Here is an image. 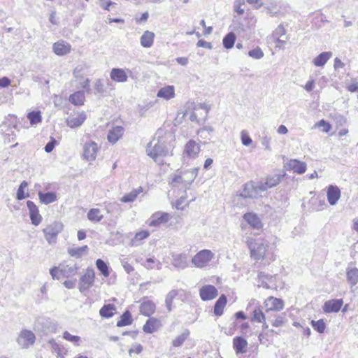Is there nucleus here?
<instances>
[{
  "label": "nucleus",
  "instance_id": "f257e3e1",
  "mask_svg": "<svg viewBox=\"0 0 358 358\" xmlns=\"http://www.w3.org/2000/svg\"><path fill=\"white\" fill-rule=\"evenodd\" d=\"M174 140V136L170 133L166 134L164 136H158L156 141L155 138L146 146V153L157 164H164V157L172 155L173 144L171 141Z\"/></svg>",
  "mask_w": 358,
  "mask_h": 358
},
{
  "label": "nucleus",
  "instance_id": "f03ea898",
  "mask_svg": "<svg viewBox=\"0 0 358 358\" xmlns=\"http://www.w3.org/2000/svg\"><path fill=\"white\" fill-rule=\"evenodd\" d=\"M247 243L252 257L257 261L264 258L269 247V243L267 240L249 238Z\"/></svg>",
  "mask_w": 358,
  "mask_h": 358
},
{
  "label": "nucleus",
  "instance_id": "7ed1b4c3",
  "mask_svg": "<svg viewBox=\"0 0 358 358\" xmlns=\"http://www.w3.org/2000/svg\"><path fill=\"white\" fill-rule=\"evenodd\" d=\"M63 229V224L60 222H54L43 229L45 238L49 244L55 243L59 233Z\"/></svg>",
  "mask_w": 358,
  "mask_h": 358
},
{
  "label": "nucleus",
  "instance_id": "20e7f679",
  "mask_svg": "<svg viewBox=\"0 0 358 358\" xmlns=\"http://www.w3.org/2000/svg\"><path fill=\"white\" fill-rule=\"evenodd\" d=\"M35 340V334L31 331L24 329L19 334L17 343L22 348L27 349L34 345Z\"/></svg>",
  "mask_w": 358,
  "mask_h": 358
},
{
  "label": "nucleus",
  "instance_id": "39448f33",
  "mask_svg": "<svg viewBox=\"0 0 358 358\" xmlns=\"http://www.w3.org/2000/svg\"><path fill=\"white\" fill-rule=\"evenodd\" d=\"M213 258V253L210 250H203L199 252L192 259V264L199 268L206 266Z\"/></svg>",
  "mask_w": 358,
  "mask_h": 358
},
{
  "label": "nucleus",
  "instance_id": "423d86ee",
  "mask_svg": "<svg viewBox=\"0 0 358 358\" xmlns=\"http://www.w3.org/2000/svg\"><path fill=\"white\" fill-rule=\"evenodd\" d=\"M286 173H278L268 176L264 182H259V189L261 191H266L268 188H272L278 185L285 178Z\"/></svg>",
  "mask_w": 358,
  "mask_h": 358
},
{
  "label": "nucleus",
  "instance_id": "0eeeda50",
  "mask_svg": "<svg viewBox=\"0 0 358 358\" xmlns=\"http://www.w3.org/2000/svg\"><path fill=\"white\" fill-rule=\"evenodd\" d=\"M95 273L93 269L87 268L86 273L80 278L79 289L81 292L88 289L94 283Z\"/></svg>",
  "mask_w": 358,
  "mask_h": 358
},
{
  "label": "nucleus",
  "instance_id": "6e6552de",
  "mask_svg": "<svg viewBox=\"0 0 358 358\" xmlns=\"http://www.w3.org/2000/svg\"><path fill=\"white\" fill-rule=\"evenodd\" d=\"M266 314L273 311H280L284 308V302L282 299L273 296H269L264 301Z\"/></svg>",
  "mask_w": 358,
  "mask_h": 358
},
{
  "label": "nucleus",
  "instance_id": "1a4fd4ad",
  "mask_svg": "<svg viewBox=\"0 0 358 358\" xmlns=\"http://www.w3.org/2000/svg\"><path fill=\"white\" fill-rule=\"evenodd\" d=\"M189 255L187 253H171L172 265L178 269H185L188 266Z\"/></svg>",
  "mask_w": 358,
  "mask_h": 358
},
{
  "label": "nucleus",
  "instance_id": "9d476101",
  "mask_svg": "<svg viewBox=\"0 0 358 358\" xmlns=\"http://www.w3.org/2000/svg\"><path fill=\"white\" fill-rule=\"evenodd\" d=\"M262 191L259 189V183L255 185L253 182L245 183L241 196L243 198H254L256 197Z\"/></svg>",
  "mask_w": 358,
  "mask_h": 358
},
{
  "label": "nucleus",
  "instance_id": "9b49d317",
  "mask_svg": "<svg viewBox=\"0 0 358 358\" xmlns=\"http://www.w3.org/2000/svg\"><path fill=\"white\" fill-rule=\"evenodd\" d=\"M127 72L131 73V71L129 69L113 68L110 73V78L116 83H126L128 80Z\"/></svg>",
  "mask_w": 358,
  "mask_h": 358
},
{
  "label": "nucleus",
  "instance_id": "f8f14e48",
  "mask_svg": "<svg viewBox=\"0 0 358 358\" xmlns=\"http://www.w3.org/2000/svg\"><path fill=\"white\" fill-rule=\"evenodd\" d=\"M97 150L98 146L95 142L86 143L83 147L84 158L89 162L94 161L96 159Z\"/></svg>",
  "mask_w": 358,
  "mask_h": 358
},
{
  "label": "nucleus",
  "instance_id": "ddd939ff",
  "mask_svg": "<svg viewBox=\"0 0 358 358\" xmlns=\"http://www.w3.org/2000/svg\"><path fill=\"white\" fill-rule=\"evenodd\" d=\"M171 217V216L168 213L157 212L151 216L148 225L150 227H157L161 224L166 223Z\"/></svg>",
  "mask_w": 358,
  "mask_h": 358
},
{
  "label": "nucleus",
  "instance_id": "4468645a",
  "mask_svg": "<svg viewBox=\"0 0 358 358\" xmlns=\"http://www.w3.org/2000/svg\"><path fill=\"white\" fill-rule=\"evenodd\" d=\"M87 115L85 112L75 113L66 119V124L71 128H77L82 125L86 120Z\"/></svg>",
  "mask_w": 358,
  "mask_h": 358
},
{
  "label": "nucleus",
  "instance_id": "2eb2a0df",
  "mask_svg": "<svg viewBox=\"0 0 358 358\" xmlns=\"http://www.w3.org/2000/svg\"><path fill=\"white\" fill-rule=\"evenodd\" d=\"M199 294L203 301H209L215 299L217 296L218 292L215 286L208 285L200 289Z\"/></svg>",
  "mask_w": 358,
  "mask_h": 358
},
{
  "label": "nucleus",
  "instance_id": "dca6fc26",
  "mask_svg": "<svg viewBox=\"0 0 358 358\" xmlns=\"http://www.w3.org/2000/svg\"><path fill=\"white\" fill-rule=\"evenodd\" d=\"M343 304V301L342 299L329 300L324 303L322 310L325 313H338Z\"/></svg>",
  "mask_w": 358,
  "mask_h": 358
},
{
  "label": "nucleus",
  "instance_id": "f3484780",
  "mask_svg": "<svg viewBox=\"0 0 358 358\" xmlns=\"http://www.w3.org/2000/svg\"><path fill=\"white\" fill-rule=\"evenodd\" d=\"M27 206L29 210V217L31 223L35 226H38L42 220V217L39 214L38 207L31 201H27Z\"/></svg>",
  "mask_w": 358,
  "mask_h": 358
},
{
  "label": "nucleus",
  "instance_id": "a211bd4d",
  "mask_svg": "<svg viewBox=\"0 0 358 358\" xmlns=\"http://www.w3.org/2000/svg\"><path fill=\"white\" fill-rule=\"evenodd\" d=\"M200 152V145L194 140L187 141L185 146L184 153L189 158H196Z\"/></svg>",
  "mask_w": 358,
  "mask_h": 358
},
{
  "label": "nucleus",
  "instance_id": "6ab92c4d",
  "mask_svg": "<svg viewBox=\"0 0 358 358\" xmlns=\"http://www.w3.org/2000/svg\"><path fill=\"white\" fill-rule=\"evenodd\" d=\"M285 167L289 170H292L299 174H302L306 172V164L304 162H301L298 159H290L285 165Z\"/></svg>",
  "mask_w": 358,
  "mask_h": 358
},
{
  "label": "nucleus",
  "instance_id": "aec40b11",
  "mask_svg": "<svg viewBox=\"0 0 358 358\" xmlns=\"http://www.w3.org/2000/svg\"><path fill=\"white\" fill-rule=\"evenodd\" d=\"M196 172L197 169H193V171L190 173L192 174V177L190 180L188 182V183H191L196 176ZM189 172L183 173L182 175L175 173L172 176H171V182L173 185H177L178 184H182V183H187V182L185 179V176H186L187 174H189Z\"/></svg>",
  "mask_w": 358,
  "mask_h": 358
},
{
  "label": "nucleus",
  "instance_id": "412c9836",
  "mask_svg": "<svg viewBox=\"0 0 358 358\" xmlns=\"http://www.w3.org/2000/svg\"><path fill=\"white\" fill-rule=\"evenodd\" d=\"M53 52L59 56L65 55L70 52L71 46L69 43L61 41L56 42L52 46Z\"/></svg>",
  "mask_w": 358,
  "mask_h": 358
},
{
  "label": "nucleus",
  "instance_id": "4be33fe9",
  "mask_svg": "<svg viewBox=\"0 0 358 358\" xmlns=\"http://www.w3.org/2000/svg\"><path fill=\"white\" fill-rule=\"evenodd\" d=\"M341 197V191L337 186L330 185L327 189V201L330 205H335Z\"/></svg>",
  "mask_w": 358,
  "mask_h": 358
},
{
  "label": "nucleus",
  "instance_id": "5701e85b",
  "mask_svg": "<svg viewBox=\"0 0 358 358\" xmlns=\"http://www.w3.org/2000/svg\"><path fill=\"white\" fill-rule=\"evenodd\" d=\"M243 219L247 222L250 226L254 229H261L262 227V223L261 220L257 214L254 213H247L243 215Z\"/></svg>",
  "mask_w": 358,
  "mask_h": 358
},
{
  "label": "nucleus",
  "instance_id": "b1692460",
  "mask_svg": "<svg viewBox=\"0 0 358 358\" xmlns=\"http://www.w3.org/2000/svg\"><path fill=\"white\" fill-rule=\"evenodd\" d=\"M123 134L124 128L122 127H114L108 131L107 136L108 141L110 143L115 144L122 136Z\"/></svg>",
  "mask_w": 358,
  "mask_h": 358
},
{
  "label": "nucleus",
  "instance_id": "393cba45",
  "mask_svg": "<svg viewBox=\"0 0 358 358\" xmlns=\"http://www.w3.org/2000/svg\"><path fill=\"white\" fill-rule=\"evenodd\" d=\"M247 341L241 336H236L233 340V348L236 354H243L246 352Z\"/></svg>",
  "mask_w": 358,
  "mask_h": 358
},
{
  "label": "nucleus",
  "instance_id": "a878e982",
  "mask_svg": "<svg viewBox=\"0 0 358 358\" xmlns=\"http://www.w3.org/2000/svg\"><path fill=\"white\" fill-rule=\"evenodd\" d=\"M160 321L155 317L149 318L143 325V330L145 333L152 334L160 327Z\"/></svg>",
  "mask_w": 358,
  "mask_h": 358
},
{
  "label": "nucleus",
  "instance_id": "bb28decb",
  "mask_svg": "<svg viewBox=\"0 0 358 358\" xmlns=\"http://www.w3.org/2000/svg\"><path fill=\"white\" fill-rule=\"evenodd\" d=\"M157 96L162 98L165 100H170L175 96V89L172 85H167L159 89L157 92Z\"/></svg>",
  "mask_w": 358,
  "mask_h": 358
},
{
  "label": "nucleus",
  "instance_id": "cd10ccee",
  "mask_svg": "<svg viewBox=\"0 0 358 358\" xmlns=\"http://www.w3.org/2000/svg\"><path fill=\"white\" fill-rule=\"evenodd\" d=\"M140 311L143 315L150 317L155 311V304L150 300L143 301L141 304Z\"/></svg>",
  "mask_w": 358,
  "mask_h": 358
},
{
  "label": "nucleus",
  "instance_id": "c85d7f7f",
  "mask_svg": "<svg viewBox=\"0 0 358 358\" xmlns=\"http://www.w3.org/2000/svg\"><path fill=\"white\" fill-rule=\"evenodd\" d=\"M331 57V52H322L313 59V64L315 66H323Z\"/></svg>",
  "mask_w": 358,
  "mask_h": 358
},
{
  "label": "nucleus",
  "instance_id": "c756f323",
  "mask_svg": "<svg viewBox=\"0 0 358 358\" xmlns=\"http://www.w3.org/2000/svg\"><path fill=\"white\" fill-rule=\"evenodd\" d=\"M227 299L224 294H222L214 306V313L217 316H221L223 314L224 308L227 304Z\"/></svg>",
  "mask_w": 358,
  "mask_h": 358
},
{
  "label": "nucleus",
  "instance_id": "7c9ffc66",
  "mask_svg": "<svg viewBox=\"0 0 358 358\" xmlns=\"http://www.w3.org/2000/svg\"><path fill=\"white\" fill-rule=\"evenodd\" d=\"M346 275L348 282L352 287L357 285L358 282V268L348 266Z\"/></svg>",
  "mask_w": 358,
  "mask_h": 358
},
{
  "label": "nucleus",
  "instance_id": "2f4dec72",
  "mask_svg": "<svg viewBox=\"0 0 358 358\" xmlns=\"http://www.w3.org/2000/svg\"><path fill=\"white\" fill-rule=\"evenodd\" d=\"M69 101L75 106H82L84 104L85 96L84 91H77L69 96Z\"/></svg>",
  "mask_w": 358,
  "mask_h": 358
},
{
  "label": "nucleus",
  "instance_id": "473e14b6",
  "mask_svg": "<svg viewBox=\"0 0 358 358\" xmlns=\"http://www.w3.org/2000/svg\"><path fill=\"white\" fill-rule=\"evenodd\" d=\"M59 267L60 275L66 278L74 275L78 269L76 264L73 266L61 264Z\"/></svg>",
  "mask_w": 358,
  "mask_h": 358
},
{
  "label": "nucleus",
  "instance_id": "72a5a7b5",
  "mask_svg": "<svg viewBox=\"0 0 358 358\" xmlns=\"http://www.w3.org/2000/svg\"><path fill=\"white\" fill-rule=\"evenodd\" d=\"M155 34L153 32L145 31L141 37V45L144 48H150L152 45Z\"/></svg>",
  "mask_w": 358,
  "mask_h": 358
},
{
  "label": "nucleus",
  "instance_id": "f704fd0d",
  "mask_svg": "<svg viewBox=\"0 0 358 358\" xmlns=\"http://www.w3.org/2000/svg\"><path fill=\"white\" fill-rule=\"evenodd\" d=\"M38 194L40 201L42 203H44L46 205L53 203L57 200V195L54 192H46V193H43L41 192H39Z\"/></svg>",
  "mask_w": 358,
  "mask_h": 358
},
{
  "label": "nucleus",
  "instance_id": "c9c22d12",
  "mask_svg": "<svg viewBox=\"0 0 358 358\" xmlns=\"http://www.w3.org/2000/svg\"><path fill=\"white\" fill-rule=\"evenodd\" d=\"M150 236L148 230H143L136 233L134 237L131 240L130 245L131 246H138L141 244V241L147 238Z\"/></svg>",
  "mask_w": 358,
  "mask_h": 358
},
{
  "label": "nucleus",
  "instance_id": "e433bc0d",
  "mask_svg": "<svg viewBox=\"0 0 358 358\" xmlns=\"http://www.w3.org/2000/svg\"><path fill=\"white\" fill-rule=\"evenodd\" d=\"M116 310L113 304L109 303L104 305L99 310V314L102 317L109 318L113 316Z\"/></svg>",
  "mask_w": 358,
  "mask_h": 358
},
{
  "label": "nucleus",
  "instance_id": "4c0bfd02",
  "mask_svg": "<svg viewBox=\"0 0 358 358\" xmlns=\"http://www.w3.org/2000/svg\"><path fill=\"white\" fill-rule=\"evenodd\" d=\"M266 318L265 313H263L262 308L260 306H257L252 311V315L251 317L252 322H264Z\"/></svg>",
  "mask_w": 358,
  "mask_h": 358
},
{
  "label": "nucleus",
  "instance_id": "58836bf2",
  "mask_svg": "<svg viewBox=\"0 0 358 358\" xmlns=\"http://www.w3.org/2000/svg\"><path fill=\"white\" fill-rule=\"evenodd\" d=\"M89 250L87 245H84L79 248H71L68 249V253L71 257L76 258H80L84 253H86Z\"/></svg>",
  "mask_w": 358,
  "mask_h": 358
},
{
  "label": "nucleus",
  "instance_id": "ea45409f",
  "mask_svg": "<svg viewBox=\"0 0 358 358\" xmlns=\"http://www.w3.org/2000/svg\"><path fill=\"white\" fill-rule=\"evenodd\" d=\"M143 189L142 187H138V189H133L129 193L125 194L121 198V201L124 203H129L134 201L137 196L142 192Z\"/></svg>",
  "mask_w": 358,
  "mask_h": 358
},
{
  "label": "nucleus",
  "instance_id": "a19ab883",
  "mask_svg": "<svg viewBox=\"0 0 358 358\" xmlns=\"http://www.w3.org/2000/svg\"><path fill=\"white\" fill-rule=\"evenodd\" d=\"M236 34L234 32L228 33L222 40L223 46L226 49H231L234 47L236 41Z\"/></svg>",
  "mask_w": 358,
  "mask_h": 358
},
{
  "label": "nucleus",
  "instance_id": "79ce46f5",
  "mask_svg": "<svg viewBox=\"0 0 358 358\" xmlns=\"http://www.w3.org/2000/svg\"><path fill=\"white\" fill-rule=\"evenodd\" d=\"M132 317L129 310H126L120 317V320L117 322V327H122L129 325L132 323Z\"/></svg>",
  "mask_w": 358,
  "mask_h": 358
},
{
  "label": "nucleus",
  "instance_id": "37998d69",
  "mask_svg": "<svg viewBox=\"0 0 358 358\" xmlns=\"http://www.w3.org/2000/svg\"><path fill=\"white\" fill-rule=\"evenodd\" d=\"M103 217V215L98 208H92L87 213V218L92 222H99Z\"/></svg>",
  "mask_w": 358,
  "mask_h": 358
},
{
  "label": "nucleus",
  "instance_id": "c03bdc74",
  "mask_svg": "<svg viewBox=\"0 0 358 358\" xmlns=\"http://www.w3.org/2000/svg\"><path fill=\"white\" fill-rule=\"evenodd\" d=\"M96 268H98V270L101 272V273L104 277L109 276V275H110L109 268H108V265L106 264V263L103 260H102L101 259H98L96 261Z\"/></svg>",
  "mask_w": 358,
  "mask_h": 358
},
{
  "label": "nucleus",
  "instance_id": "a18cd8bd",
  "mask_svg": "<svg viewBox=\"0 0 358 358\" xmlns=\"http://www.w3.org/2000/svg\"><path fill=\"white\" fill-rule=\"evenodd\" d=\"M28 186V182L25 180H23L21 184L20 185L16 194V199L17 200H23L25 198H27L29 196V194H25L24 192V188H26Z\"/></svg>",
  "mask_w": 358,
  "mask_h": 358
},
{
  "label": "nucleus",
  "instance_id": "49530a36",
  "mask_svg": "<svg viewBox=\"0 0 358 358\" xmlns=\"http://www.w3.org/2000/svg\"><path fill=\"white\" fill-rule=\"evenodd\" d=\"M189 335V331L188 329H185V331L181 334L180 335L178 336L173 341V345L174 347H180L183 343L185 341V340L187 338L188 336Z\"/></svg>",
  "mask_w": 358,
  "mask_h": 358
},
{
  "label": "nucleus",
  "instance_id": "de8ad7c7",
  "mask_svg": "<svg viewBox=\"0 0 358 358\" xmlns=\"http://www.w3.org/2000/svg\"><path fill=\"white\" fill-rule=\"evenodd\" d=\"M177 295H178V291L176 289H172L167 294V295L166 296L165 303H166V306L169 312L171 310V306H172L173 301Z\"/></svg>",
  "mask_w": 358,
  "mask_h": 358
},
{
  "label": "nucleus",
  "instance_id": "09e8293b",
  "mask_svg": "<svg viewBox=\"0 0 358 358\" xmlns=\"http://www.w3.org/2000/svg\"><path fill=\"white\" fill-rule=\"evenodd\" d=\"M27 118L31 124H36L41 122V115L40 111H31L28 113Z\"/></svg>",
  "mask_w": 358,
  "mask_h": 358
},
{
  "label": "nucleus",
  "instance_id": "8fccbe9b",
  "mask_svg": "<svg viewBox=\"0 0 358 358\" xmlns=\"http://www.w3.org/2000/svg\"><path fill=\"white\" fill-rule=\"evenodd\" d=\"M310 323L313 329L317 332L322 334L324 331L326 324L322 319L317 321L312 320Z\"/></svg>",
  "mask_w": 358,
  "mask_h": 358
},
{
  "label": "nucleus",
  "instance_id": "3c124183",
  "mask_svg": "<svg viewBox=\"0 0 358 358\" xmlns=\"http://www.w3.org/2000/svg\"><path fill=\"white\" fill-rule=\"evenodd\" d=\"M248 55L255 59H262L264 54L259 47H257L248 52Z\"/></svg>",
  "mask_w": 358,
  "mask_h": 358
},
{
  "label": "nucleus",
  "instance_id": "603ef678",
  "mask_svg": "<svg viewBox=\"0 0 358 358\" xmlns=\"http://www.w3.org/2000/svg\"><path fill=\"white\" fill-rule=\"evenodd\" d=\"M241 143L243 145L249 146L252 141L248 134V132L245 130H243L241 133Z\"/></svg>",
  "mask_w": 358,
  "mask_h": 358
},
{
  "label": "nucleus",
  "instance_id": "864d4df0",
  "mask_svg": "<svg viewBox=\"0 0 358 358\" xmlns=\"http://www.w3.org/2000/svg\"><path fill=\"white\" fill-rule=\"evenodd\" d=\"M334 121L336 124L337 126L341 127L346 124L347 119L343 115L336 113L333 116Z\"/></svg>",
  "mask_w": 358,
  "mask_h": 358
},
{
  "label": "nucleus",
  "instance_id": "5fc2aeb1",
  "mask_svg": "<svg viewBox=\"0 0 358 358\" xmlns=\"http://www.w3.org/2000/svg\"><path fill=\"white\" fill-rule=\"evenodd\" d=\"M63 338L69 341V342H71V343H77L80 341V337L78 336H73V335H71L69 332L68 331H65L64 334H63Z\"/></svg>",
  "mask_w": 358,
  "mask_h": 358
},
{
  "label": "nucleus",
  "instance_id": "6e6d98bb",
  "mask_svg": "<svg viewBox=\"0 0 358 358\" xmlns=\"http://www.w3.org/2000/svg\"><path fill=\"white\" fill-rule=\"evenodd\" d=\"M94 90L96 94H103L105 92L103 81L101 79H98L95 82Z\"/></svg>",
  "mask_w": 358,
  "mask_h": 358
},
{
  "label": "nucleus",
  "instance_id": "4d7b16f0",
  "mask_svg": "<svg viewBox=\"0 0 358 358\" xmlns=\"http://www.w3.org/2000/svg\"><path fill=\"white\" fill-rule=\"evenodd\" d=\"M50 344L51 345L53 351L57 354V358H64L59 345L54 340L50 341Z\"/></svg>",
  "mask_w": 358,
  "mask_h": 358
},
{
  "label": "nucleus",
  "instance_id": "13d9d810",
  "mask_svg": "<svg viewBox=\"0 0 358 358\" xmlns=\"http://www.w3.org/2000/svg\"><path fill=\"white\" fill-rule=\"evenodd\" d=\"M315 126L317 127H323L322 131L325 133H328L331 129V125L326 122L324 120H321L319 121Z\"/></svg>",
  "mask_w": 358,
  "mask_h": 358
},
{
  "label": "nucleus",
  "instance_id": "bf43d9fd",
  "mask_svg": "<svg viewBox=\"0 0 358 358\" xmlns=\"http://www.w3.org/2000/svg\"><path fill=\"white\" fill-rule=\"evenodd\" d=\"M57 144V141L51 137L50 141L45 145L44 150L47 153L51 152L54 148L55 147V145Z\"/></svg>",
  "mask_w": 358,
  "mask_h": 358
},
{
  "label": "nucleus",
  "instance_id": "052dcab7",
  "mask_svg": "<svg viewBox=\"0 0 358 358\" xmlns=\"http://www.w3.org/2000/svg\"><path fill=\"white\" fill-rule=\"evenodd\" d=\"M285 317L282 315H278L275 320H272V325L273 327H281L284 324Z\"/></svg>",
  "mask_w": 358,
  "mask_h": 358
},
{
  "label": "nucleus",
  "instance_id": "680f3d73",
  "mask_svg": "<svg viewBox=\"0 0 358 358\" xmlns=\"http://www.w3.org/2000/svg\"><path fill=\"white\" fill-rule=\"evenodd\" d=\"M80 80V87L89 93L90 92V80L88 78H86L85 80L83 79V80Z\"/></svg>",
  "mask_w": 358,
  "mask_h": 358
},
{
  "label": "nucleus",
  "instance_id": "e2e57ef3",
  "mask_svg": "<svg viewBox=\"0 0 358 358\" xmlns=\"http://www.w3.org/2000/svg\"><path fill=\"white\" fill-rule=\"evenodd\" d=\"M83 66H78L73 71V76L74 77L78 80H83Z\"/></svg>",
  "mask_w": 358,
  "mask_h": 358
},
{
  "label": "nucleus",
  "instance_id": "0e129e2a",
  "mask_svg": "<svg viewBox=\"0 0 358 358\" xmlns=\"http://www.w3.org/2000/svg\"><path fill=\"white\" fill-rule=\"evenodd\" d=\"M50 273L53 279L60 278L59 267L54 266L50 270Z\"/></svg>",
  "mask_w": 358,
  "mask_h": 358
},
{
  "label": "nucleus",
  "instance_id": "69168bd1",
  "mask_svg": "<svg viewBox=\"0 0 358 358\" xmlns=\"http://www.w3.org/2000/svg\"><path fill=\"white\" fill-rule=\"evenodd\" d=\"M214 131V129L211 126H206L204 127L202 129H200L198 130L197 134H200V136L202 137L203 134H205V132H208V134L213 133Z\"/></svg>",
  "mask_w": 358,
  "mask_h": 358
},
{
  "label": "nucleus",
  "instance_id": "338daca9",
  "mask_svg": "<svg viewBox=\"0 0 358 358\" xmlns=\"http://www.w3.org/2000/svg\"><path fill=\"white\" fill-rule=\"evenodd\" d=\"M196 45L198 47H202V48H207L209 50H211L213 48V45L210 43L207 42L202 39L199 40Z\"/></svg>",
  "mask_w": 358,
  "mask_h": 358
},
{
  "label": "nucleus",
  "instance_id": "774afa93",
  "mask_svg": "<svg viewBox=\"0 0 358 358\" xmlns=\"http://www.w3.org/2000/svg\"><path fill=\"white\" fill-rule=\"evenodd\" d=\"M261 143L262 145L267 150H271V146H270V138L267 136H264L261 139Z\"/></svg>",
  "mask_w": 358,
  "mask_h": 358
}]
</instances>
